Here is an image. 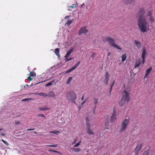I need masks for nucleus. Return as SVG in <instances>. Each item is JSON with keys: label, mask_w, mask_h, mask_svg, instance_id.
Returning <instances> with one entry per match:
<instances>
[{"label": "nucleus", "mask_w": 155, "mask_h": 155, "mask_svg": "<svg viewBox=\"0 0 155 155\" xmlns=\"http://www.w3.org/2000/svg\"><path fill=\"white\" fill-rule=\"evenodd\" d=\"M145 11L143 8H140L137 13V17H138V25L139 28L142 32L147 31L148 28L149 29V25L146 20L144 15Z\"/></svg>", "instance_id": "obj_1"}, {"label": "nucleus", "mask_w": 155, "mask_h": 155, "mask_svg": "<svg viewBox=\"0 0 155 155\" xmlns=\"http://www.w3.org/2000/svg\"><path fill=\"white\" fill-rule=\"evenodd\" d=\"M66 96L67 99L71 101H72L74 104H76L75 101L77 99V94L73 91H70L67 92Z\"/></svg>", "instance_id": "obj_2"}, {"label": "nucleus", "mask_w": 155, "mask_h": 155, "mask_svg": "<svg viewBox=\"0 0 155 155\" xmlns=\"http://www.w3.org/2000/svg\"><path fill=\"white\" fill-rule=\"evenodd\" d=\"M105 40L111 46L117 48L118 50H121L122 49L120 46L115 44V41L114 39L110 37H107L105 38Z\"/></svg>", "instance_id": "obj_3"}, {"label": "nucleus", "mask_w": 155, "mask_h": 155, "mask_svg": "<svg viewBox=\"0 0 155 155\" xmlns=\"http://www.w3.org/2000/svg\"><path fill=\"white\" fill-rule=\"evenodd\" d=\"M130 91L127 90L126 89H125L124 90L122 94V98L126 101L127 103H128L130 100Z\"/></svg>", "instance_id": "obj_4"}, {"label": "nucleus", "mask_w": 155, "mask_h": 155, "mask_svg": "<svg viewBox=\"0 0 155 155\" xmlns=\"http://www.w3.org/2000/svg\"><path fill=\"white\" fill-rule=\"evenodd\" d=\"M85 120L87 126V132L89 134H93L94 133L92 130H90V120L88 117H86Z\"/></svg>", "instance_id": "obj_5"}, {"label": "nucleus", "mask_w": 155, "mask_h": 155, "mask_svg": "<svg viewBox=\"0 0 155 155\" xmlns=\"http://www.w3.org/2000/svg\"><path fill=\"white\" fill-rule=\"evenodd\" d=\"M129 121V119H126L124 120L122 124L121 128L119 131L120 133H122L125 130L127 127V124Z\"/></svg>", "instance_id": "obj_6"}, {"label": "nucleus", "mask_w": 155, "mask_h": 155, "mask_svg": "<svg viewBox=\"0 0 155 155\" xmlns=\"http://www.w3.org/2000/svg\"><path fill=\"white\" fill-rule=\"evenodd\" d=\"M116 113L115 110H113V112L112 115L110 117V121L111 123L114 122L117 119Z\"/></svg>", "instance_id": "obj_7"}, {"label": "nucleus", "mask_w": 155, "mask_h": 155, "mask_svg": "<svg viewBox=\"0 0 155 155\" xmlns=\"http://www.w3.org/2000/svg\"><path fill=\"white\" fill-rule=\"evenodd\" d=\"M142 145V143H140L136 147L134 150L135 155H137L139 153V151L141 149Z\"/></svg>", "instance_id": "obj_8"}, {"label": "nucleus", "mask_w": 155, "mask_h": 155, "mask_svg": "<svg viewBox=\"0 0 155 155\" xmlns=\"http://www.w3.org/2000/svg\"><path fill=\"white\" fill-rule=\"evenodd\" d=\"M88 32L86 27L81 28L79 31L78 34L80 35L82 33H85Z\"/></svg>", "instance_id": "obj_9"}, {"label": "nucleus", "mask_w": 155, "mask_h": 155, "mask_svg": "<svg viewBox=\"0 0 155 155\" xmlns=\"http://www.w3.org/2000/svg\"><path fill=\"white\" fill-rule=\"evenodd\" d=\"M109 75L108 72H107L105 74V80L104 81V82L106 85L108 84V82L109 79Z\"/></svg>", "instance_id": "obj_10"}, {"label": "nucleus", "mask_w": 155, "mask_h": 155, "mask_svg": "<svg viewBox=\"0 0 155 155\" xmlns=\"http://www.w3.org/2000/svg\"><path fill=\"white\" fill-rule=\"evenodd\" d=\"M125 103H127L126 101L121 98L119 102V105L120 107H122L124 105Z\"/></svg>", "instance_id": "obj_11"}, {"label": "nucleus", "mask_w": 155, "mask_h": 155, "mask_svg": "<svg viewBox=\"0 0 155 155\" xmlns=\"http://www.w3.org/2000/svg\"><path fill=\"white\" fill-rule=\"evenodd\" d=\"M134 42L136 46L138 48H140L141 47L142 44L140 42L137 41L135 40L134 41Z\"/></svg>", "instance_id": "obj_12"}, {"label": "nucleus", "mask_w": 155, "mask_h": 155, "mask_svg": "<svg viewBox=\"0 0 155 155\" xmlns=\"http://www.w3.org/2000/svg\"><path fill=\"white\" fill-rule=\"evenodd\" d=\"M73 48H71L69 50H68V51L66 55L65 56V58H68L70 55L71 53L73 51Z\"/></svg>", "instance_id": "obj_13"}, {"label": "nucleus", "mask_w": 155, "mask_h": 155, "mask_svg": "<svg viewBox=\"0 0 155 155\" xmlns=\"http://www.w3.org/2000/svg\"><path fill=\"white\" fill-rule=\"evenodd\" d=\"M152 68L151 67L150 68H149L147 69L146 71V74L144 76V78L147 77V76L150 73V71L152 70Z\"/></svg>", "instance_id": "obj_14"}, {"label": "nucleus", "mask_w": 155, "mask_h": 155, "mask_svg": "<svg viewBox=\"0 0 155 155\" xmlns=\"http://www.w3.org/2000/svg\"><path fill=\"white\" fill-rule=\"evenodd\" d=\"M141 63V60H137L135 63V68H137L140 65Z\"/></svg>", "instance_id": "obj_15"}, {"label": "nucleus", "mask_w": 155, "mask_h": 155, "mask_svg": "<svg viewBox=\"0 0 155 155\" xmlns=\"http://www.w3.org/2000/svg\"><path fill=\"white\" fill-rule=\"evenodd\" d=\"M133 0H124L123 1V2L124 4H127L131 3L133 2Z\"/></svg>", "instance_id": "obj_16"}, {"label": "nucleus", "mask_w": 155, "mask_h": 155, "mask_svg": "<svg viewBox=\"0 0 155 155\" xmlns=\"http://www.w3.org/2000/svg\"><path fill=\"white\" fill-rule=\"evenodd\" d=\"M49 95V97H55V94L52 91H50L48 95Z\"/></svg>", "instance_id": "obj_17"}, {"label": "nucleus", "mask_w": 155, "mask_h": 155, "mask_svg": "<svg viewBox=\"0 0 155 155\" xmlns=\"http://www.w3.org/2000/svg\"><path fill=\"white\" fill-rule=\"evenodd\" d=\"M127 58V56L126 54H123L122 56V62L124 61Z\"/></svg>", "instance_id": "obj_18"}, {"label": "nucleus", "mask_w": 155, "mask_h": 155, "mask_svg": "<svg viewBox=\"0 0 155 155\" xmlns=\"http://www.w3.org/2000/svg\"><path fill=\"white\" fill-rule=\"evenodd\" d=\"M146 54V49L145 48H143V49L142 52V58H145V55Z\"/></svg>", "instance_id": "obj_19"}, {"label": "nucleus", "mask_w": 155, "mask_h": 155, "mask_svg": "<svg viewBox=\"0 0 155 155\" xmlns=\"http://www.w3.org/2000/svg\"><path fill=\"white\" fill-rule=\"evenodd\" d=\"M80 61H78L77 63L75 64L73 66L72 68L74 70L80 64Z\"/></svg>", "instance_id": "obj_20"}, {"label": "nucleus", "mask_w": 155, "mask_h": 155, "mask_svg": "<svg viewBox=\"0 0 155 155\" xmlns=\"http://www.w3.org/2000/svg\"><path fill=\"white\" fill-rule=\"evenodd\" d=\"M59 48H56L55 49V53L58 56H59Z\"/></svg>", "instance_id": "obj_21"}, {"label": "nucleus", "mask_w": 155, "mask_h": 155, "mask_svg": "<svg viewBox=\"0 0 155 155\" xmlns=\"http://www.w3.org/2000/svg\"><path fill=\"white\" fill-rule=\"evenodd\" d=\"M72 79H73V78L72 77H69V78H68V81H67V84H69L70 83Z\"/></svg>", "instance_id": "obj_22"}, {"label": "nucleus", "mask_w": 155, "mask_h": 155, "mask_svg": "<svg viewBox=\"0 0 155 155\" xmlns=\"http://www.w3.org/2000/svg\"><path fill=\"white\" fill-rule=\"evenodd\" d=\"M60 132L59 131L55 130L54 131H50L49 132L50 133H54L56 134H58L60 133Z\"/></svg>", "instance_id": "obj_23"}, {"label": "nucleus", "mask_w": 155, "mask_h": 155, "mask_svg": "<svg viewBox=\"0 0 155 155\" xmlns=\"http://www.w3.org/2000/svg\"><path fill=\"white\" fill-rule=\"evenodd\" d=\"M149 20L151 23H153L154 21V19L153 16L149 17Z\"/></svg>", "instance_id": "obj_24"}, {"label": "nucleus", "mask_w": 155, "mask_h": 155, "mask_svg": "<svg viewBox=\"0 0 155 155\" xmlns=\"http://www.w3.org/2000/svg\"><path fill=\"white\" fill-rule=\"evenodd\" d=\"M38 94L40 95V96H44L45 97H47L48 96V95L47 94L43 93H38Z\"/></svg>", "instance_id": "obj_25"}, {"label": "nucleus", "mask_w": 155, "mask_h": 155, "mask_svg": "<svg viewBox=\"0 0 155 155\" xmlns=\"http://www.w3.org/2000/svg\"><path fill=\"white\" fill-rule=\"evenodd\" d=\"M71 149L76 152H79L80 151V149L79 148H71Z\"/></svg>", "instance_id": "obj_26"}, {"label": "nucleus", "mask_w": 155, "mask_h": 155, "mask_svg": "<svg viewBox=\"0 0 155 155\" xmlns=\"http://www.w3.org/2000/svg\"><path fill=\"white\" fill-rule=\"evenodd\" d=\"M73 21L72 20H71L70 19H69L67 20V23L65 24V25L67 24L68 25H69L70 24H71Z\"/></svg>", "instance_id": "obj_27"}, {"label": "nucleus", "mask_w": 155, "mask_h": 155, "mask_svg": "<svg viewBox=\"0 0 155 155\" xmlns=\"http://www.w3.org/2000/svg\"><path fill=\"white\" fill-rule=\"evenodd\" d=\"M54 80H53L51 82H50V83H49L47 84H46L45 85V86L48 87L51 85L52 84V83H53L54 82Z\"/></svg>", "instance_id": "obj_28"}, {"label": "nucleus", "mask_w": 155, "mask_h": 155, "mask_svg": "<svg viewBox=\"0 0 155 155\" xmlns=\"http://www.w3.org/2000/svg\"><path fill=\"white\" fill-rule=\"evenodd\" d=\"M35 75V73L33 71H31L30 73V76L31 77H34Z\"/></svg>", "instance_id": "obj_29"}, {"label": "nucleus", "mask_w": 155, "mask_h": 155, "mask_svg": "<svg viewBox=\"0 0 155 155\" xmlns=\"http://www.w3.org/2000/svg\"><path fill=\"white\" fill-rule=\"evenodd\" d=\"M94 104L95 105V106L96 107V104L98 102V99L97 98H94Z\"/></svg>", "instance_id": "obj_30"}, {"label": "nucleus", "mask_w": 155, "mask_h": 155, "mask_svg": "<svg viewBox=\"0 0 155 155\" xmlns=\"http://www.w3.org/2000/svg\"><path fill=\"white\" fill-rule=\"evenodd\" d=\"M39 110H49V108H42L41 107H40L39 108Z\"/></svg>", "instance_id": "obj_31"}, {"label": "nucleus", "mask_w": 155, "mask_h": 155, "mask_svg": "<svg viewBox=\"0 0 155 155\" xmlns=\"http://www.w3.org/2000/svg\"><path fill=\"white\" fill-rule=\"evenodd\" d=\"M147 16V17L149 16V17L152 16V13L150 11H149L148 12Z\"/></svg>", "instance_id": "obj_32"}, {"label": "nucleus", "mask_w": 155, "mask_h": 155, "mask_svg": "<svg viewBox=\"0 0 155 155\" xmlns=\"http://www.w3.org/2000/svg\"><path fill=\"white\" fill-rule=\"evenodd\" d=\"M78 6V4L76 2V4H73L72 6H70V7L74 8Z\"/></svg>", "instance_id": "obj_33"}, {"label": "nucleus", "mask_w": 155, "mask_h": 155, "mask_svg": "<svg viewBox=\"0 0 155 155\" xmlns=\"http://www.w3.org/2000/svg\"><path fill=\"white\" fill-rule=\"evenodd\" d=\"M32 100V99L31 98H25L22 100L21 101H26L30 100Z\"/></svg>", "instance_id": "obj_34"}, {"label": "nucleus", "mask_w": 155, "mask_h": 155, "mask_svg": "<svg viewBox=\"0 0 155 155\" xmlns=\"http://www.w3.org/2000/svg\"><path fill=\"white\" fill-rule=\"evenodd\" d=\"M58 145L57 144H55L54 145H47L46 146L49 147H56Z\"/></svg>", "instance_id": "obj_35"}, {"label": "nucleus", "mask_w": 155, "mask_h": 155, "mask_svg": "<svg viewBox=\"0 0 155 155\" xmlns=\"http://www.w3.org/2000/svg\"><path fill=\"white\" fill-rule=\"evenodd\" d=\"M74 70V69H73L72 68H71L69 69V70H68L66 72V73H69L70 72H71V71Z\"/></svg>", "instance_id": "obj_36"}, {"label": "nucleus", "mask_w": 155, "mask_h": 155, "mask_svg": "<svg viewBox=\"0 0 155 155\" xmlns=\"http://www.w3.org/2000/svg\"><path fill=\"white\" fill-rule=\"evenodd\" d=\"M2 141L7 146H8V143L7 142L5 141L3 139H2Z\"/></svg>", "instance_id": "obj_37"}, {"label": "nucleus", "mask_w": 155, "mask_h": 155, "mask_svg": "<svg viewBox=\"0 0 155 155\" xmlns=\"http://www.w3.org/2000/svg\"><path fill=\"white\" fill-rule=\"evenodd\" d=\"M114 83H115V81H114L113 82V84L111 85V86H110V92H111V91L112 87H113L114 84Z\"/></svg>", "instance_id": "obj_38"}, {"label": "nucleus", "mask_w": 155, "mask_h": 155, "mask_svg": "<svg viewBox=\"0 0 155 155\" xmlns=\"http://www.w3.org/2000/svg\"><path fill=\"white\" fill-rule=\"evenodd\" d=\"M96 55V53H93L92 55L91 56V57L92 58H94L95 57V56Z\"/></svg>", "instance_id": "obj_39"}, {"label": "nucleus", "mask_w": 155, "mask_h": 155, "mask_svg": "<svg viewBox=\"0 0 155 155\" xmlns=\"http://www.w3.org/2000/svg\"><path fill=\"white\" fill-rule=\"evenodd\" d=\"M149 152L148 151H145L143 155H148Z\"/></svg>", "instance_id": "obj_40"}, {"label": "nucleus", "mask_w": 155, "mask_h": 155, "mask_svg": "<svg viewBox=\"0 0 155 155\" xmlns=\"http://www.w3.org/2000/svg\"><path fill=\"white\" fill-rule=\"evenodd\" d=\"M73 59V58H70L69 59H66V61H70L72 60Z\"/></svg>", "instance_id": "obj_41"}, {"label": "nucleus", "mask_w": 155, "mask_h": 155, "mask_svg": "<svg viewBox=\"0 0 155 155\" xmlns=\"http://www.w3.org/2000/svg\"><path fill=\"white\" fill-rule=\"evenodd\" d=\"M48 150L49 151H52L54 152L57 153H59L58 151H56V150Z\"/></svg>", "instance_id": "obj_42"}, {"label": "nucleus", "mask_w": 155, "mask_h": 155, "mask_svg": "<svg viewBox=\"0 0 155 155\" xmlns=\"http://www.w3.org/2000/svg\"><path fill=\"white\" fill-rule=\"evenodd\" d=\"M31 76H30L29 77H28V80L30 81H32V78H31Z\"/></svg>", "instance_id": "obj_43"}, {"label": "nucleus", "mask_w": 155, "mask_h": 155, "mask_svg": "<svg viewBox=\"0 0 155 155\" xmlns=\"http://www.w3.org/2000/svg\"><path fill=\"white\" fill-rule=\"evenodd\" d=\"M38 116L39 117H45V116L43 114H40L38 115Z\"/></svg>", "instance_id": "obj_44"}, {"label": "nucleus", "mask_w": 155, "mask_h": 155, "mask_svg": "<svg viewBox=\"0 0 155 155\" xmlns=\"http://www.w3.org/2000/svg\"><path fill=\"white\" fill-rule=\"evenodd\" d=\"M77 141V139H75L74 140V141L72 143V144H74L75 143H76Z\"/></svg>", "instance_id": "obj_45"}, {"label": "nucleus", "mask_w": 155, "mask_h": 155, "mask_svg": "<svg viewBox=\"0 0 155 155\" xmlns=\"http://www.w3.org/2000/svg\"><path fill=\"white\" fill-rule=\"evenodd\" d=\"M20 123V122L19 121H15V124L17 125Z\"/></svg>", "instance_id": "obj_46"}, {"label": "nucleus", "mask_w": 155, "mask_h": 155, "mask_svg": "<svg viewBox=\"0 0 155 155\" xmlns=\"http://www.w3.org/2000/svg\"><path fill=\"white\" fill-rule=\"evenodd\" d=\"M79 143H77L76 144H75L74 146V147H77L79 145Z\"/></svg>", "instance_id": "obj_47"}, {"label": "nucleus", "mask_w": 155, "mask_h": 155, "mask_svg": "<svg viewBox=\"0 0 155 155\" xmlns=\"http://www.w3.org/2000/svg\"><path fill=\"white\" fill-rule=\"evenodd\" d=\"M86 101H87V100H85L83 102H82L81 103V105L82 106L84 104V103L86 102Z\"/></svg>", "instance_id": "obj_48"}, {"label": "nucleus", "mask_w": 155, "mask_h": 155, "mask_svg": "<svg viewBox=\"0 0 155 155\" xmlns=\"http://www.w3.org/2000/svg\"><path fill=\"white\" fill-rule=\"evenodd\" d=\"M145 58H142V63L143 64L145 62Z\"/></svg>", "instance_id": "obj_49"}, {"label": "nucleus", "mask_w": 155, "mask_h": 155, "mask_svg": "<svg viewBox=\"0 0 155 155\" xmlns=\"http://www.w3.org/2000/svg\"><path fill=\"white\" fill-rule=\"evenodd\" d=\"M70 17L69 15H68L65 16V19H67Z\"/></svg>", "instance_id": "obj_50"}, {"label": "nucleus", "mask_w": 155, "mask_h": 155, "mask_svg": "<svg viewBox=\"0 0 155 155\" xmlns=\"http://www.w3.org/2000/svg\"><path fill=\"white\" fill-rule=\"evenodd\" d=\"M105 125L106 126H108V122H106V123H105Z\"/></svg>", "instance_id": "obj_51"}, {"label": "nucleus", "mask_w": 155, "mask_h": 155, "mask_svg": "<svg viewBox=\"0 0 155 155\" xmlns=\"http://www.w3.org/2000/svg\"><path fill=\"white\" fill-rule=\"evenodd\" d=\"M35 129H28L27 130L28 131H30V130H34Z\"/></svg>", "instance_id": "obj_52"}, {"label": "nucleus", "mask_w": 155, "mask_h": 155, "mask_svg": "<svg viewBox=\"0 0 155 155\" xmlns=\"http://www.w3.org/2000/svg\"><path fill=\"white\" fill-rule=\"evenodd\" d=\"M84 96L83 95V96H82V97L81 98V100H83L84 99Z\"/></svg>", "instance_id": "obj_53"}, {"label": "nucleus", "mask_w": 155, "mask_h": 155, "mask_svg": "<svg viewBox=\"0 0 155 155\" xmlns=\"http://www.w3.org/2000/svg\"><path fill=\"white\" fill-rule=\"evenodd\" d=\"M110 54H111L110 52H108V56H110Z\"/></svg>", "instance_id": "obj_54"}, {"label": "nucleus", "mask_w": 155, "mask_h": 155, "mask_svg": "<svg viewBox=\"0 0 155 155\" xmlns=\"http://www.w3.org/2000/svg\"><path fill=\"white\" fill-rule=\"evenodd\" d=\"M1 135H2V136H4L5 135V134H4L2 133L1 134Z\"/></svg>", "instance_id": "obj_55"}, {"label": "nucleus", "mask_w": 155, "mask_h": 155, "mask_svg": "<svg viewBox=\"0 0 155 155\" xmlns=\"http://www.w3.org/2000/svg\"><path fill=\"white\" fill-rule=\"evenodd\" d=\"M81 141H80L78 143H79V145H80V143H81Z\"/></svg>", "instance_id": "obj_56"}, {"label": "nucleus", "mask_w": 155, "mask_h": 155, "mask_svg": "<svg viewBox=\"0 0 155 155\" xmlns=\"http://www.w3.org/2000/svg\"><path fill=\"white\" fill-rule=\"evenodd\" d=\"M33 133L35 134H37V133L35 132H33Z\"/></svg>", "instance_id": "obj_57"}, {"label": "nucleus", "mask_w": 155, "mask_h": 155, "mask_svg": "<svg viewBox=\"0 0 155 155\" xmlns=\"http://www.w3.org/2000/svg\"><path fill=\"white\" fill-rule=\"evenodd\" d=\"M84 5V4L83 3V4L81 5V6L82 7Z\"/></svg>", "instance_id": "obj_58"}, {"label": "nucleus", "mask_w": 155, "mask_h": 155, "mask_svg": "<svg viewBox=\"0 0 155 155\" xmlns=\"http://www.w3.org/2000/svg\"><path fill=\"white\" fill-rule=\"evenodd\" d=\"M106 129H109V128L108 127H107V128H106Z\"/></svg>", "instance_id": "obj_59"}, {"label": "nucleus", "mask_w": 155, "mask_h": 155, "mask_svg": "<svg viewBox=\"0 0 155 155\" xmlns=\"http://www.w3.org/2000/svg\"><path fill=\"white\" fill-rule=\"evenodd\" d=\"M2 130V129L1 128L0 129V131H1Z\"/></svg>", "instance_id": "obj_60"}]
</instances>
